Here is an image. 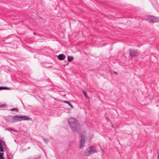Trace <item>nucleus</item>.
<instances>
[{
  "label": "nucleus",
  "mask_w": 159,
  "mask_h": 159,
  "mask_svg": "<svg viewBox=\"0 0 159 159\" xmlns=\"http://www.w3.org/2000/svg\"><path fill=\"white\" fill-rule=\"evenodd\" d=\"M96 152L97 149L95 147L93 146H91L84 151V154L85 156H88Z\"/></svg>",
  "instance_id": "1"
},
{
  "label": "nucleus",
  "mask_w": 159,
  "mask_h": 159,
  "mask_svg": "<svg viewBox=\"0 0 159 159\" xmlns=\"http://www.w3.org/2000/svg\"><path fill=\"white\" fill-rule=\"evenodd\" d=\"M72 125L69 126L73 132L77 133L80 130V126L78 121H76Z\"/></svg>",
  "instance_id": "2"
},
{
  "label": "nucleus",
  "mask_w": 159,
  "mask_h": 159,
  "mask_svg": "<svg viewBox=\"0 0 159 159\" xmlns=\"http://www.w3.org/2000/svg\"><path fill=\"white\" fill-rule=\"evenodd\" d=\"M80 148H82L83 146H84L85 144V138L86 134L85 132H82L80 134Z\"/></svg>",
  "instance_id": "3"
},
{
  "label": "nucleus",
  "mask_w": 159,
  "mask_h": 159,
  "mask_svg": "<svg viewBox=\"0 0 159 159\" xmlns=\"http://www.w3.org/2000/svg\"><path fill=\"white\" fill-rule=\"evenodd\" d=\"M6 145L4 141H2L0 138V152L4 151V148H5ZM3 153H0V159H5L3 157Z\"/></svg>",
  "instance_id": "4"
},
{
  "label": "nucleus",
  "mask_w": 159,
  "mask_h": 159,
  "mask_svg": "<svg viewBox=\"0 0 159 159\" xmlns=\"http://www.w3.org/2000/svg\"><path fill=\"white\" fill-rule=\"evenodd\" d=\"M148 20L152 23H157L159 21V17L154 16H148Z\"/></svg>",
  "instance_id": "5"
},
{
  "label": "nucleus",
  "mask_w": 159,
  "mask_h": 159,
  "mask_svg": "<svg viewBox=\"0 0 159 159\" xmlns=\"http://www.w3.org/2000/svg\"><path fill=\"white\" fill-rule=\"evenodd\" d=\"M129 55L132 57H136L138 55V51L133 49H129Z\"/></svg>",
  "instance_id": "6"
},
{
  "label": "nucleus",
  "mask_w": 159,
  "mask_h": 159,
  "mask_svg": "<svg viewBox=\"0 0 159 159\" xmlns=\"http://www.w3.org/2000/svg\"><path fill=\"white\" fill-rule=\"evenodd\" d=\"M76 121H78L77 120H76L75 119L73 118H70L68 120V122L69 123V126L70 125H72L73 124V123H75Z\"/></svg>",
  "instance_id": "7"
},
{
  "label": "nucleus",
  "mask_w": 159,
  "mask_h": 159,
  "mask_svg": "<svg viewBox=\"0 0 159 159\" xmlns=\"http://www.w3.org/2000/svg\"><path fill=\"white\" fill-rule=\"evenodd\" d=\"M12 119L14 121L18 122L21 121V116H18L17 115L13 116L12 117Z\"/></svg>",
  "instance_id": "8"
},
{
  "label": "nucleus",
  "mask_w": 159,
  "mask_h": 159,
  "mask_svg": "<svg viewBox=\"0 0 159 159\" xmlns=\"http://www.w3.org/2000/svg\"><path fill=\"white\" fill-rule=\"evenodd\" d=\"M21 121L22 120H28L31 119V118L28 116L26 115L21 116Z\"/></svg>",
  "instance_id": "9"
},
{
  "label": "nucleus",
  "mask_w": 159,
  "mask_h": 159,
  "mask_svg": "<svg viewBox=\"0 0 159 159\" xmlns=\"http://www.w3.org/2000/svg\"><path fill=\"white\" fill-rule=\"evenodd\" d=\"M57 58L59 60H62L65 59L66 56L63 54H61L57 56Z\"/></svg>",
  "instance_id": "10"
},
{
  "label": "nucleus",
  "mask_w": 159,
  "mask_h": 159,
  "mask_svg": "<svg viewBox=\"0 0 159 159\" xmlns=\"http://www.w3.org/2000/svg\"><path fill=\"white\" fill-rule=\"evenodd\" d=\"M60 102L65 103H66L67 104H68L69 105L71 108H73V105L71 104V103L69 101H61Z\"/></svg>",
  "instance_id": "11"
},
{
  "label": "nucleus",
  "mask_w": 159,
  "mask_h": 159,
  "mask_svg": "<svg viewBox=\"0 0 159 159\" xmlns=\"http://www.w3.org/2000/svg\"><path fill=\"white\" fill-rule=\"evenodd\" d=\"M74 57L71 56H69L67 57V60L69 62H71L73 60Z\"/></svg>",
  "instance_id": "12"
},
{
  "label": "nucleus",
  "mask_w": 159,
  "mask_h": 159,
  "mask_svg": "<svg viewBox=\"0 0 159 159\" xmlns=\"http://www.w3.org/2000/svg\"><path fill=\"white\" fill-rule=\"evenodd\" d=\"M82 92L84 95L85 96V97L86 98H88L86 92L84 90H83Z\"/></svg>",
  "instance_id": "13"
},
{
  "label": "nucleus",
  "mask_w": 159,
  "mask_h": 159,
  "mask_svg": "<svg viewBox=\"0 0 159 159\" xmlns=\"http://www.w3.org/2000/svg\"><path fill=\"white\" fill-rule=\"evenodd\" d=\"M6 105L5 104H2L0 105V110H2V108L4 107H6Z\"/></svg>",
  "instance_id": "14"
},
{
  "label": "nucleus",
  "mask_w": 159,
  "mask_h": 159,
  "mask_svg": "<svg viewBox=\"0 0 159 159\" xmlns=\"http://www.w3.org/2000/svg\"><path fill=\"white\" fill-rule=\"evenodd\" d=\"M10 110L11 111H18V108H13L10 109Z\"/></svg>",
  "instance_id": "15"
},
{
  "label": "nucleus",
  "mask_w": 159,
  "mask_h": 159,
  "mask_svg": "<svg viewBox=\"0 0 159 159\" xmlns=\"http://www.w3.org/2000/svg\"><path fill=\"white\" fill-rule=\"evenodd\" d=\"M43 140L46 143H47L48 141V139L46 138H42Z\"/></svg>",
  "instance_id": "16"
},
{
  "label": "nucleus",
  "mask_w": 159,
  "mask_h": 159,
  "mask_svg": "<svg viewBox=\"0 0 159 159\" xmlns=\"http://www.w3.org/2000/svg\"><path fill=\"white\" fill-rule=\"evenodd\" d=\"M10 89V88L7 87L6 86H3V90H7Z\"/></svg>",
  "instance_id": "17"
},
{
  "label": "nucleus",
  "mask_w": 159,
  "mask_h": 159,
  "mask_svg": "<svg viewBox=\"0 0 159 159\" xmlns=\"http://www.w3.org/2000/svg\"><path fill=\"white\" fill-rule=\"evenodd\" d=\"M51 97L52 98L54 99H55V100L57 101H60V100L58 99H57V98H54V97H53L52 96H51Z\"/></svg>",
  "instance_id": "18"
},
{
  "label": "nucleus",
  "mask_w": 159,
  "mask_h": 159,
  "mask_svg": "<svg viewBox=\"0 0 159 159\" xmlns=\"http://www.w3.org/2000/svg\"><path fill=\"white\" fill-rule=\"evenodd\" d=\"M9 129H10V130H12V131H14V132H15L16 131V130H15L12 129L11 128H8V129H7V130H9Z\"/></svg>",
  "instance_id": "19"
},
{
  "label": "nucleus",
  "mask_w": 159,
  "mask_h": 159,
  "mask_svg": "<svg viewBox=\"0 0 159 159\" xmlns=\"http://www.w3.org/2000/svg\"><path fill=\"white\" fill-rule=\"evenodd\" d=\"M107 120L108 121L110 122L112 124V122L109 119L108 117L107 118Z\"/></svg>",
  "instance_id": "20"
},
{
  "label": "nucleus",
  "mask_w": 159,
  "mask_h": 159,
  "mask_svg": "<svg viewBox=\"0 0 159 159\" xmlns=\"http://www.w3.org/2000/svg\"><path fill=\"white\" fill-rule=\"evenodd\" d=\"M0 90H3V86H0Z\"/></svg>",
  "instance_id": "21"
},
{
  "label": "nucleus",
  "mask_w": 159,
  "mask_h": 159,
  "mask_svg": "<svg viewBox=\"0 0 159 159\" xmlns=\"http://www.w3.org/2000/svg\"><path fill=\"white\" fill-rule=\"evenodd\" d=\"M114 74H116V75H117L118 74V73H117L116 72V71H114Z\"/></svg>",
  "instance_id": "22"
},
{
  "label": "nucleus",
  "mask_w": 159,
  "mask_h": 159,
  "mask_svg": "<svg viewBox=\"0 0 159 159\" xmlns=\"http://www.w3.org/2000/svg\"><path fill=\"white\" fill-rule=\"evenodd\" d=\"M112 124L111 127H112V128H113V125H112V124Z\"/></svg>",
  "instance_id": "23"
},
{
  "label": "nucleus",
  "mask_w": 159,
  "mask_h": 159,
  "mask_svg": "<svg viewBox=\"0 0 159 159\" xmlns=\"http://www.w3.org/2000/svg\"><path fill=\"white\" fill-rule=\"evenodd\" d=\"M101 148V150H102V148Z\"/></svg>",
  "instance_id": "24"
},
{
  "label": "nucleus",
  "mask_w": 159,
  "mask_h": 159,
  "mask_svg": "<svg viewBox=\"0 0 159 159\" xmlns=\"http://www.w3.org/2000/svg\"><path fill=\"white\" fill-rule=\"evenodd\" d=\"M33 34H35V33H34H34H33Z\"/></svg>",
  "instance_id": "25"
},
{
  "label": "nucleus",
  "mask_w": 159,
  "mask_h": 159,
  "mask_svg": "<svg viewBox=\"0 0 159 159\" xmlns=\"http://www.w3.org/2000/svg\"><path fill=\"white\" fill-rule=\"evenodd\" d=\"M6 108H5V109H4V110H6Z\"/></svg>",
  "instance_id": "26"
}]
</instances>
